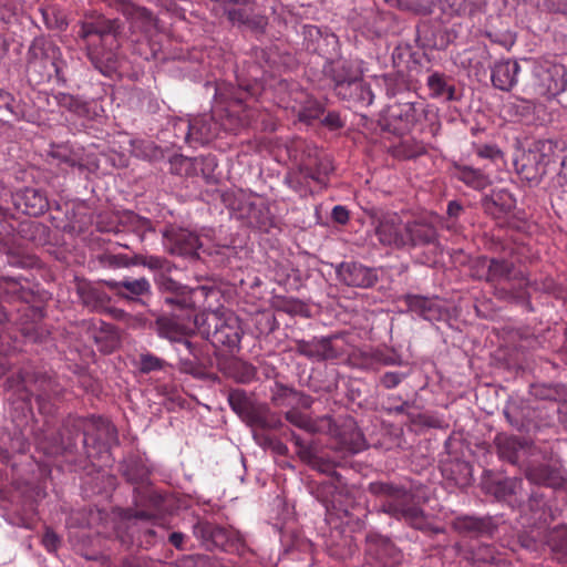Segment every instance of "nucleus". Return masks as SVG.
I'll return each mask as SVG.
<instances>
[{"mask_svg": "<svg viewBox=\"0 0 567 567\" xmlns=\"http://www.w3.org/2000/svg\"><path fill=\"white\" fill-rule=\"evenodd\" d=\"M567 89V69L564 64L550 61H527L523 65L519 82L522 100L535 97L553 99Z\"/></svg>", "mask_w": 567, "mask_h": 567, "instance_id": "1", "label": "nucleus"}, {"mask_svg": "<svg viewBox=\"0 0 567 567\" xmlns=\"http://www.w3.org/2000/svg\"><path fill=\"white\" fill-rule=\"evenodd\" d=\"M368 491L377 496L384 497L381 511L396 519H404L415 529L423 530L426 525L424 511L415 503V494L411 488L393 482H372Z\"/></svg>", "mask_w": 567, "mask_h": 567, "instance_id": "2", "label": "nucleus"}, {"mask_svg": "<svg viewBox=\"0 0 567 567\" xmlns=\"http://www.w3.org/2000/svg\"><path fill=\"white\" fill-rule=\"evenodd\" d=\"M198 333L214 348H225L229 353L240 350L244 334L240 319L230 311H203L194 318Z\"/></svg>", "mask_w": 567, "mask_h": 567, "instance_id": "3", "label": "nucleus"}, {"mask_svg": "<svg viewBox=\"0 0 567 567\" xmlns=\"http://www.w3.org/2000/svg\"><path fill=\"white\" fill-rule=\"evenodd\" d=\"M231 410L251 429L277 431L284 426L280 415L267 403L259 402L244 389L230 390L227 396Z\"/></svg>", "mask_w": 567, "mask_h": 567, "instance_id": "4", "label": "nucleus"}, {"mask_svg": "<svg viewBox=\"0 0 567 567\" xmlns=\"http://www.w3.org/2000/svg\"><path fill=\"white\" fill-rule=\"evenodd\" d=\"M4 385L17 393L24 403H29L31 396L41 401L56 392L54 380L45 372L34 371L31 365L21 367L7 378Z\"/></svg>", "mask_w": 567, "mask_h": 567, "instance_id": "5", "label": "nucleus"}, {"mask_svg": "<svg viewBox=\"0 0 567 567\" xmlns=\"http://www.w3.org/2000/svg\"><path fill=\"white\" fill-rule=\"evenodd\" d=\"M59 47L43 35L32 40L25 56V72L30 82L42 84L51 80V64Z\"/></svg>", "mask_w": 567, "mask_h": 567, "instance_id": "6", "label": "nucleus"}, {"mask_svg": "<svg viewBox=\"0 0 567 567\" xmlns=\"http://www.w3.org/2000/svg\"><path fill=\"white\" fill-rule=\"evenodd\" d=\"M295 343V352L297 354L315 362L334 361L346 353L340 333L313 337L310 340L299 339Z\"/></svg>", "mask_w": 567, "mask_h": 567, "instance_id": "7", "label": "nucleus"}, {"mask_svg": "<svg viewBox=\"0 0 567 567\" xmlns=\"http://www.w3.org/2000/svg\"><path fill=\"white\" fill-rule=\"evenodd\" d=\"M120 522L115 528L116 538L125 549L141 548L144 527L137 523L154 522L157 515L146 509L122 508L118 513Z\"/></svg>", "mask_w": 567, "mask_h": 567, "instance_id": "8", "label": "nucleus"}, {"mask_svg": "<svg viewBox=\"0 0 567 567\" xmlns=\"http://www.w3.org/2000/svg\"><path fill=\"white\" fill-rule=\"evenodd\" d=\"M164 246L171 255H177L190 260H198L202 243L193 231L173 225L162 230Z\"/></svg>", "mask_w": 567, "mask_h": 567, "instance_id": "9", "label": "nucleus"}, {"mask_svg": "<svg viewBox=\"0 0 567 567\" xmlns=\"http://www.w3.org/2000/svg\"><path fill=\"white\" fill-rule=\"evenodd\" d=\"M331 449L341 456H352L367 449V441L353 419H347L333 430Z\"/></svg>", "mask_w": 567, "mask_h": 567, "instance_id": "10", "label": "nucleus"}, {"mask_svg": "<svg viewBox=\"0 0 567 567\" xmlns=\"http://www.w3.org/2000/svg\"><path fill=\"white\" fill-rule=\"evenodd\" d=\"M59 435L62 452L94 458V453L90 450L89 430L82 421L65 422Z\"/></svg>", "mask_w": 567, "mask_h": 567, "instance_id": "11", "label": "nucleus"}, {"mask_svg": "<svg viewBox=\"0 0 567 567\" xmlns=\"http://www.w3.org/2000/svg\"><path fill=\"white\" fill-rule=\"evenodd\" d=\"M338 279L353 288L369 289L379 281V269L358 261H343L336 268Z\"/></svg>", "mask_w": 567, "mask_h": 567, "instance_id": "12", "label": "nucleus"}, {"mask_svg": "<svg viewBox=\"0 0 567 567\" xmlns=\"http://www.w3.org/2000/svg\"><path fill=\"white\" fill-rule=\"evenodd\" d=\"M439 234L427 218H416L404 224V248H437Z\"/></svg>", "mask_w": 567, "mask_h": 567, "instance_id": "13", "label": "nucleus"}, {"mask_svg": "<svg viewBox=\"0 0 567 567\" xmlns=\"http://www.w3.org/2000/svg\"><path fill=\"white\" fill-rule=\"evenodd\" d=\"M193 534L207 550H225L234 540V533L230 529L209 520H197L193 525Z\"/></svg>", "mask_w": 567, "mask_h": 567, "instance_id": "14", "label": "nucleus"}, {"mask_svg": "<svg viewBox=\"0 0 567 567\" xmlns=\"http://www.w3.org/2000/svg\"><path fill=\"white\" fill-rule=\"evenodd\" d=\"M475 269L480 279L496 284L511 280L515 271V265L506 258L481 256L475 260Z\"/></svg>", "mask_w": 567, "mask_h": 567, "instance_id": "15", "label": "nucleus"}, {"mask_svg": "<svg viewBox=\"0 0 567 567\" xmlns=\"http://www.w3.org/2000/svg\"><path fill=\"white\" fill-rule=\"evenodd\" d=\"M104 280L93 282L85 278L75 277V292L81 305L91 311H102L106 309L111 297L103 290Z\"/></svg>", "mask_w": 567, "mask_h": 567, "instance_id": "16", "label": "nucleus"}, {"mask_svg": "<svg viewBox=\"0 0 567 567\" xmlns=\"http://www.w3.org/2000/svg\"><path fill=\"white\" fill-rule=\"evenodd\" d=\"M374 234L383 246L404 248V223L396 214H385L377 219Z\"/></svg>", "mask_w": 567, "mask_h": 567, "instance_id": "17", "label": "nucleus"}, {"mask_svg": "<svg viewBox=\"0 0 567 567\" xmlns=\"http://www.w3.org/2000/svg\"><path fill=\"white\" fill-rule=\"evenodd\" d=\"M86 430H89L90 450L94 453V457L118 444L117 430L109 420L99 417L90 423Z\"/></svg>", "mask_w": 567, "mask_h": 567, "instance_id": "18", "label": "nucleus"}, {"mask_svg": "<svg viewBox=\"0 0 567 567\" xmlns=\"http://www.w3.org/2000/svg\"><path fill=\"white\" fill-rule=\"evenodd\" d=\"M482 491L499 502H508L516 496L523 487L519 477H497L491 472H485L481 483Z\"/></svg>", "mask_w": 567, "mask_h": 567, "instance_id": "19", "label": "nucleus"}, {"mask_svg": "<svg viewBox=\"0 0 567 567\" xmlns=\"http://www.w3.org/2000/svg\"><path fill=\"white\" fill-rule=\"evenodd\" d=\"M368 554L383 567H394L402 559L401 550L385 536L371 533L367 536Z\"/></svg>", "mask_w": 567, "mask_h": 567, "instance_id": "20", "label": "nucleus"}, {"mask_svg": "<svg viewBox=\"0 0 567 567\" xmlns=\"http://www.w3.org/2000/svg\"><path fill=\"white\" fill-rule=\"evenodd\" d=\"M525 477L535 485L546 486L553 489L564 488L567 484V478L561 467L547 464H529L524 470Z\"/></svg>", "mask_w": 567, "mask_h": 567, "instance_id": "21", "label": "nucleus"}, {"mask_svg": "<svg viewBox=\"0 0 567 567\" xmlns=\"http://www.w3.org/2000/svg\"><path fill=\"white\" fill-rule=\"evenodd\" d=\"M454 528L466 537L492 538L498 529V525L492 516H474L464 515L460 516L454 522Z\"/></svg>", "mask_w": 567, "mask_h": 567, "instance_id": "22", "label": "nucleus"}, {"mask_svg": "<svg viewBox=\"0 0 567 567\" xmlns=\"http://www.w3.org/2000/svg\"><path fill=\"white\" fill-rule=\"evenodd\" d=\"M219 372L240 384L250 383L256 379L257 369L249 362L234 355H216Z\"/></svg>", "mask_w": 567, "mask_h": 567, "instance_id": "23", "label": "nucleus"}, {"mask_svg": "<svg viewBox=\"0 0 567 567\" xmlns=\"http://www.w3.org/2000/svg\"><path fill=\"white\" fill-rule=\"evenodd\" d=\"M16 208L29 216H41L48 212L50 204L44 190L33 187H24L13 195Z\"/></svg>", "mask_w": 567, "mask_h": 567, "instance_id": "24", "label": "nucleus"}, {"mask_svg": "<svg viewBox=\"0 0 567 567\" xmlns=\"http://www.w3.org/2000/svg\"><path fill=\"white\" fill-rule=\"evenodd\" d=\"M522 71L523 66L517 61H498L492 69V83L494 87L504 92H509L514 87L519 91Z\"/></svg>", "mask_w": 567, "mask_h": 567, "instance_id": "25", "label": "nucleus"}, {"mask_svg": "<svg viewBox=\"0 0 567 567\" xmlns=\"http://www.w3.org/2000/svg\"><path fill=\"white\" fill-rule=\"evenodd\" d=\"M175 350L178 357L175 367L179 372L190 374L196 379H206L209 375L199 361L197 344L184 340L177 344Z\"/></svg>", "mask_w": 567, "mask_h": 567, "instance_id": "26", "label": "nucleus"}, {"mask_svg": "<svg viewBox=\"0 0 567 567\" xmlns=\"http://www.w3.org/2000/svg\"><path fill=\"white\" fill-rule=\"evenodd\" d=\"M494 444L498 457L512 465L518 464L520 453L533 447L532 441L506 433H498L494 439Z\"/></svg>", "mask_w": 567, "mask_h": 567, "instance_id": "27", "label": "nucleus"}, {"mask_svg": "<svg viewBox=\"0 0 567 567\" xmlns=\"http://www.w3.org/2000/svg\"><path fill=\"white\" fill-rule=\"evenodd\" d=\"M334 93L339 99L347 101L357 107L369 106L373 102L371 89L362 80L360 74L354 78V80H351L344 85H340Z\"/></svg>", "mask_w": 567, "mask_h": 567, "instance_id": "28", "label": "nucleus"}, {"mask_svg": "<svg viewBox=\"0 0 567 567\" xmlns=\"http://www.w3.org/2000/svg\"><path fill=\"white\" fill-rule=\"evenodd\" d=\"M515 171L522 181L537 185L548 169L539 162V155L525 151L514 162Z\"/></svg>", "mask_w": 567, "mask_h": 567, "instance_id": "29", "label": "nucleus"}, {"mask_svg": "<svg viewBox=\"0 0 567 567\" xmlns=\"http://www.w3.org/2000/svg\"><path fill=\"white\" fill-rule=\"evenodd\" d=\"M104 286L110 288L120 298L138 301L140 297L151 293V284L146 278L116 280H104Z\"/></svg>", "mask_w": 567, "mask_h": 567, "instance_id": "30", "label": "nucleus"}, {"mask_svg": "<svg viewBox=\"0 0 567 567\" xmlns=\"http://www.w3.org/2000/svg\"><path fill=\"white\" fill-rule=\"evenodd\" d=\"M44 316L45 313L42 307L24 303V306L18 310V318L16 319L22 336L30 341L37 342L41 336L37 324Z\"/></svg>", "mask_w": 567, "mask_h": 567, "instance_id": "31", "label": "nucleus"}, {"mask_svg": "<svg viewBox=\"0 0 567 567\" xmlns=\"http://www.w3.org/2000/svg\"><path fill=\"white\" fill-rule=\"evenodd\" d=\"M403 300L408 310L416 313L427 321H440L443 319L445 311L434 299L420 295H405Z\"/></svg>", "mask_w": 567, "mask_h": 567, "instance_id": "32", "label": "nucleus"}, {"mask_svg": "<svg viewBox=\"0 0 567 567\" xmlns=\"http://www.w3.org/2000/svg\"><path fill=\"white\" fill-rule=\"evenodd\" d=\"M323 75L333 82V91L338 90L340 85L354 80L359 72L352 63L343 59L328 58L322 68Z\"/></svg>", "mask_w": 567, "mask_h": 567, "instance_id": "33", "label": "nucleus"}, {"mask_svg": "<svg viewBox=\"0 0 567 567\" xmlns=\"http://www.w3.org/2000/svg\"><path fill=\"white\" fill-rule=\"evenodd\" d=\"M164 503L165 496L155 489L151 483L133 488L134 509L151 511L158 516V512L163 509Z\"/></svg>", "mask_w": 567, "mask_h": 567, "instance_id": "34", "label": "nucleus"}, {"mask_svg": "<svg viewBox=\"0 0 567 567\" xmlns=\"http://www.w3.org/2000/svg\"><path fill=\"white\" fill-rule=\"evenodd\" d=\"M89 334L104 353H111L120 346L118 330L112 323L99 321L89 329Z\"/></svg>", "mask_w": 567, "mask_h": 567, "instance_id": "35", "label": "nucleus"}, {"mask_svg": "<svg viewBox=\"0 0 567 567\" xmlns=\"http://www.w3.org/2000/svg\"><path fill=\"white\" fill-rule=\"evenodd\" d=\"M216 292L215 288L208 286H197L195 288L179 292L166 295L164 301L166 305L176 307L181 310H193L196 307L198 298H206Z\"/></svg>", "mask_w": 567, "mask_h": 567, "instance_id": "36", "label": "nucleus"}, {"mask_svg": "<svg viewBox=\"0 0 567 567\" xmlns=\"http://www.w3.org/2000/svg\"><path fill=\"white\" fill-rule=\"evenodd\" d=\"M87 56L94 68L105 76H112L118 69L117 53L112 49L90 47Z\"/></svg>", "mask_w": 567, "mask_h": 567, "instance_id": "37", "label": "nucleus"}, {"mask_svg": "<svg viewBox=\"0 0 567 567\" xmlns=\"http://www.w3.org/2000/svg\"><path fill=\"white\" fill-rule=\"evenodd\" d=\"M121 472L127 483L135 486L151 483V470L140 456H131L121 465Z\"/></svg>", "mask_w": 567, "mask_h": 567, "instance_id": "38", "label": "nucleus"}, {"mask_svg": "<svg viewBox=\"0 0 567 567\" xmlns=\"http://www.w3.org/2000/svg\"><path fill=\"white\" fill-rule=\"evenodd\" d=\"M216 124L210 116H198L189 121L187 124V133L185 140L194 141L199 144L209 142L215 135Z\"/></svg>", "mask_w": 567, "mask_h": 567, "instance_id": "39", "label": "nucleus"}, {"mask_svg": "<svg viewBox=\"0 0 567 567\" xmlns=\"http://www.w3.org/2000/svg\"><path fill=\"white\" fill-rule=\"evenodd\" d=\"M121 12L142 31H150L155 27L156 19L151 10L140 7L131 1H124L121 4Z\"/></svg>", "mask_w": 567, "mask_h": 567, "instance_id": "40", "label": "nucleus"}, {"mask_svg": "<svg viewBox=\"0 0 567 567\" xmlns=\"http://www.w3.org/2000/svg\"><path fill=\"white\" fill-rule=\"evenodd\" d=\"M442 473L456 487H466L471 484L472 466L465 461L453 460L446 463Z\"/></svg>", "mask_w": 567, "mask_h": 567, "instance_id": "41", "label": "nucleus"}, {"mask_svg": "<svg viewBox=\"0 0 567 567\" xmlns=\"http://www.w3.org/2000/svg\"><path fill=\"white\" fill-rule=\"evenodd\" d=\"M240 212V217L246 218L250 226L259 229H267L271 226L269 209L266 206H258L255 203H240L236 208Z\"/></svg>", "mask_w": 567, "mask_h": 567, "instance_id": "42", "label": "nucleus"}, {"mask_svg": "<svg viewBox=\"0 0 567 567\" xmlns=\"http://www.w3.org/2000/svg\"><path fill=\"white\" fill-rule=\"evenodd\" d=\"M2 286L4 291L24 303H30L34 299V292L29 287V280L21 276H2Z\"/></svg>", "mask_w": 567, "mask_h": 567, "instance_id": "43", "label": "nucleus"}, {"mask_svg": "<svg viewBox=\"0 0 567 567\" xmlns=\"http://www.w3.org/2000/svg\"><path fill=\"white\" fill-rule=\"evenodd\" d=\"M28 447L29 444L20 432L0 436V462L8 464L14 454H23Z\"/></svg>", "mask_w": 567, "mask_h": 567, "instance_id": "44", "label": "nucleus"}, {"mask_svg": "<svg viewBox=\"0 0 567 567\" xmlns=\"http://www.w3.org/2000/svg\"><path fill=\"white\" fill-rule=\"evenodd\" d=\"M389 117L394 121H400L401 126L394 127L393 132L401 133L409 131L417 121V110L415 104L411 102L396 104L391 106Z\"/></svg>", "mask_w": 567, "mask_h": 567, "instance_id": "45", "label": "nucleus"}, {"mask_svg": "<svg viewBox=\"0 0 567 567\" xmlns=\"http://www.w3.org/2000/svg\"><path fill=\"white\" fill-rule=\"evenodd\" d=\"M393 62L395 65H400L402 62L406 63L408 76L412 80L421 72V61L424 54L419 52H412L409 47L402 49L396 48L392 54Z\"/></svg>", "mask_w": 567, "mask_h": 567, "instance_id": "46", "label": "nucleus"}, {"mask_svg": "<svg viewBox=\"0 0 567 567\" xmlns=\"http://www.w3.org/2000/svg\"><path fill=\"white\" fill-rule=\"evenodd\" d=\"M430 93L434 97H444L446 101L455 100V86L449 84L446 76L439 72H434L426 80Z\"/></svg>", "mask_w": 567, "mask_h": 567, "instance_id": "47", "label": "nucleus"}, {"mask_svg": "<svg viewBox=\"0 0 567 567\" xmlns=\"http://www.w3.org/2000/svg\"><path fill=\"white\" fill-rule=\"evenodd\" d=\"M548 546L557 561L567 564V526H558L553 529L548 538Z\"/></svg>", "mask_w": 567, "mask_h": 567, "instance_id": "48", "label": "nucleus"}, {"mask_svg": "<svg viewBox=\"0 0 567 567\" xmlns=\"http://www.w3.org/2000/svg\"><path fill=\"white\" fill-rule=\"evenodd\" d=\"M530 395L543 401H559L567 396V389L563 384L536 383L530 386Z\"/></svg>", "mask_w": 567, "mask_h": 567, "instance_id": "49", "label": "nucleus"}, {"mask_svg": "<svg viewBox=\"0 0 567 567\" xmlns=\"http://www.w3.org/2000/svg\"><path fill=\"white\" fill-rule=\"evenodd\" d=\"M134 266H143L157 274L171 272L174 265L165 257L135 254L133 256Z\"/></svg>", "mask_w": 567, "mask_h": 567, "instance_id": "50", "label": "nucleus"}, {"mask_svg": "<svg viewBox=\"0 0 567 567\" xmlns=\"http://www.w3.org/2000/svg\"><path fill=\"white\" fill-rule=\"evenodd\" d=\"M557 146V142H554L553 140H544L538 141L535 144V148L528 151L532 154L539 155V162L544 163L547 169H550L551 166L557 164V159L560 156L556 153Z\"/></svg>", "mask_w": 567, "mask_h": 567, "instance_id": "51", "label": "nucleus"}, {"mask_svg": "<svg viewBox=\"0 0 567 567\" xmlns=\"http://www.w3.org/2000/svg\"><path fill=\"white\" fill-rule=\"evenodd\" d=\"M49 228L39 221L24 220L16 228V233L22 238L31 243H41L47 235Z\"/></svg>", "mask_w": 567, "mask_h": 567, "instance_id": "52", "label": "nucleus"}, {"mask_svg": "<svg viewBox=\"0 0 567 567\" xmlns=\"http://www.w3.org/2000/svg\"><path fill=\"white\" fill-rule=\"evenodd\" d=\"M157 332L161 337L169 339L171 341L179 344L185 339L183 338L184 331L179 323L168 317H159L155 321Z\"/></svg>", "mask_w": 567, "mask_h": 567, "instance_id": "53", "label": "nucleus"}, {"mask_svg": "<svg viewBox=\"0 0 567 567\" xmlns=\"http://www.w3.org/2000/svg\"><path fill=\"white\" fill-rule=\"evenodd\" d=\"M93 21L96 35L101 40L111 35L116 41L117 37L123 32V23L118 19H107L104 16H99L94 18Z\"/></svg>", "mask_w": 567, "mask_h": 567, "instance_id": "54", "label": "nucleus"}, {"mask_svg": "<svg viewBox=\"0 0 567 567\" xmlns=\"http://www.w3.org/2000/svg\"><path fill=\"white\" fill-rule=\"evenodd\" d=\"M303 37L307 45H315L318 42H324L326 47H331L332 50L337 49L339 40L333 33L322 32L316 25H305Z\"/></svg>", "mask_w": 567, "mask_h": 567, "instance_id": "55", "label": "nucleus"}, {"mask_svg": "<svg viewBox=\"0 0 567 567\" xmlns=\"http://www.w3.org/2000/svg\"><path fill=\"white\" fill-rule=\"evenodd\" d=\"M54 100L59 106L79 116H86L90 112L89 104L72 94L60 92L54 95Z\"/></svg>", "mask_w": 567, "mask_h": 567, "instance_id": "56", "label": "nucleus"}, {"mask_svg": "<svg viewBox=\"0 0 567 567\" xmlns=\"http://www.w3.org/2000/svg\"><path fill=\"white\" fill-rule=\"evenodd\" d=\"M258 430L259 429H252V439L259 446L264 449H269L277 455H288L289 450L285 443H282L277 437L264 432H259Z\"/></svg>", "mask_w": 567, "mask_h": 567, "instance_id": "57", "label": "nucleus"}, {"mask_svg": "<svg viewBox=\"0 0 567 567\" xmlns=\"http://www.w3.org/2000/svg\"><path fill=\"white\" fill-rule=\"evenodd\" d=\"M455 168L458 179L464 182L466 185L474 188H483L487 183V178L481 169L466 165H456Z\"/></svg>", "mask_w": 567, "mask_h": 567, "instance_id": "58", "label": "nucleus"}, {"mask_svg": "<svg viewBox=\"0 0 567 567\" xmlns=\"http://www.w3.org/2000/svg\"><path fill=\"white\" fill-rule=\"evenodd\" d=\"M254 326L258 337H267L278 328V321L272 311L264 310L255 313Z\"/></svg>", "mask_w": 567, "mask_h": 567, "instance_id": "59", "label": "nucleus"}, {"mask_svg": "<svg viewBox=\"0 0 567 567\" xmlns=\"http://www.w3.org/2000/svg\"><path fill=\"white\" fill-rule=\"evenodd\" d=\"M426 148L423 143L412 138L401 141V143L394 147V155L403 159H411L425 154Z\"/></svg>", "mask_w": 567, "mask_h": 567, "instance_id": "60", "label": "nucleus"}, {"mask_svg": "<svg viewBox=\"0 0 567 567\" xmlns=\"http://www.w3.org/2000/svg\"><path fill=\"white\" fill-rule=\"evenodd\" d=\"M504 416L507 422L517 431L523 432L528 426V421L524 414V408L517 403H509L504 409Z\"/></svg>", "mask_w": 567, "mask_h": 567, "instance_id": "61", "label": "nucleus"}, {"mask_svg": "<svg viewBox=\"0 0 567 567\" xmlns=\"http://www.w3.org/2000/svg\"><path fill=\"white\" fill-rule=\"evenodd\" d=\"M0 100L3 102L6 111V113L0 114L4 123L18 122L23 117L20 105L14 103V99L10 93L0 90Z\"/></svg>", "mask_w": 567, "mask_h": 567, "instance_id": "62", "label": "nucleus"}, {"mask_svg": "<svg viewBox=\"0 0 567 567\" xmlns=\"http://www.w3.org/2000/svg\"><path fill=\"white\" fill-rule=\"evenodd\" d=\"M124 218L125 224L141 238H143L147 231H155L152 220L146 217H142L133 212H130L124 216Z\"/></svg>", "mask_w": 567, "mask_h": 567, "instance_id": "63", "label": "nucleus"}, {"mask_svg": "<svg viewBox=\"0 0 567 567\" xmlns=\"http://www.w3.org/2000/svg\"><path fill=\"white\" fill-rule=\"evenodd\" d=\"M174 564L176 567H215L214 559L204 554L183 555Z\"/></svg>", "mask_w": 567, "mask_h": 567, "instance_id": "64", "label": "nucleus"}]
</instances>
